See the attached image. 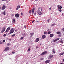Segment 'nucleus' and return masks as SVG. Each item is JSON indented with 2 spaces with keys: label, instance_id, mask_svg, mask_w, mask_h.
I'll use <instances>...</instances> for the list:
<instances>
[{
  "label": "nucleus",
  "instance_id": "f257e3e1",
  "mask_svg": "<svg viewBox=\"0 0 64 64\" xmlns=\"http://www.w3.org/2000/svg\"><path fill=\"white\" fill-rule=\"evenodd\" d=\"M14 31H15V29L14 28L10 30V34H12L14 32Z\"/></svg>",
  "mask_w": 64,
  "mask_h": 64
},
{
  "label": "nucleus",
  "instance_id": "f03ea898",
  "mask_svg": "<svg viewBox=\"0 0 64 64\" xmlns=\"http://www.w3.org/2000/svg\"><path fill=\"white\" fill-rule=\"evenodd\" d=\"M6 28L5 27H4L2 28V30L1 32L2 33H3L5 32V30H6Z\"/></svg>",
  "mask_w": 64,
  "mask_h": 64
},
{
  "label": "nucleus",
  "instance_id": "7ed1b4c3",
  "mask_svg": "<svg viewBox=\"0 0 64 64\" xmlns=\"http://www.w3.org/2000/svg\"><path fill=\"white\" fill-rule=\"evenodd\" d=\"M6 28L5 27H4L2 28V30L1 32L2 33H3L5 32V30H6Z\"/></svg>",
  "mask_w": 64,
  "mask_h": 64
},
{
  "label": "nucleus",
  "instance_id": "20e7f679",
  "mask_svg": "<svg viewBox=\"0 0 64 64\" xmlns=\"http://www.w3.org/2000/svg\"><path fill=\"white\" fill-rule=\"evenodd\" d=\"M15 17L16 18H19V17H20L19 14H16L15 15Z\"/></svg>",
  "mask_w": 64,
  "mask_h": 64
},
{
  "label": "nucleus",
  "instance_id": "39448f33",
  "mask_svg": "<svg viewBox=\"0 0 64 64\" xmlns=\"http://www.w3.org/2000/svg\"><path fill=\"white\" fill-rule=\"evenodd\" d=\"M47 52H48L47 51H46L45 52H44L43 53H42L41 55H42V56H43V55H44L45 54H46L47 53Z\"/></svg>",
  "mask_w": 64,
  "mask_h": 64
},
{
  "label": "nucleus",
  "instance_id": "423d86ee",
  "mask_svg": "<svg viewBox=\"0 0 64 64\" xmlns=\"http://www.w3.org/2000/svg\"><path fill=\"white\" fill-rule=\"evenodd\" d=\"M10 28H8L6 30V31L5 32L6 33H7V32H8L10 31Z\"/></svg>",
  "mask_w": 64,
  "mask_h": 64
},
{
  "label": "nucleus",
  "instance_id": "0eeeda50",
  "mask_svg": "<svg viewBox=\"0 0 64 64\" xmlns=\"http://www.w3.org/2000/svg\"><path fill=\"white\" fill-rule=\"evenodd\" d=\"M5 9H6V6H3L2 7V10H5Z\"/></svg>",
  "mask_w": 64,
  "mask_h": 64
},
{
  "label": "nucleus",
  "instance_id": "6e6552de",
  "mask_svg": "<svg viewBox=\"0 0 64 64\" xmlns=\"http://www.w3.org/2000/svg\"><path fill=\"white\" fill-rule=\"evenodd\" d=\"M50 62V60H47L45 62V63H46V64H48V63H49V62Z\"/></svg>",
  "mask_w": 64,
  "mask_h": 64
},
{
  "label": "nucleus",
  "instance_id": "1a4fd4ad",
  "mask_svg": "<svg viewBox=\"0 0 64 64\" xmlns=\"http://www.w3.org/2000/svg\"><path fill=\"white\" fill-rule=\"evenodd\" d=\"M54 56V55H50L49 56L50 58H53Z\"/></svg>",
  "mask_w": 64,
  "mask_h": 64
},
{
  "label": "nucleus",
  "instance_id": "9d476101",
  "mask_svg": "<svg viewBox=\"0 0 64 64\" xmlns=\"http://www.w3.org/2000/svg\"><path fill=\"white\" fill-rule=\"evenodd\" d=\"M37 12L38 13L39 15H42V13L41 12H40L38 11H37Z\"/></svg>",
  "mask_w": 64,
  "mask_h": 64
},
{
  "label": "nucleus",
  "instance_id": "9b49d317",
  "mask_svg": "<svg viewBox=\"0 0 64 64\" xmlns=\"http://www.w3.org/2000/svg\"><path fill=\"white\" fill-rule=\"evenodd\" d=\"M30 35L31 36H30V38H32V37H33V35H34V34H33V33H30Z\"/></svg>",
  "mask_w": 64,
  "mask_h": 64
},
{
  "label": "nucleus",
  "instance_id": "f8f14e48",
  "mask_svg": "<svg viewBox=\"0 0 64 64\" xmlns=\"http://www.w3.org/2000/svg\"><path fill=\"white\" fill-rule=\"evenodd\" d=\"M46 37V36H45V35H43L42 36V39H45V38Z\"/></svg>",
  "mask_w": 64,
  "mask_h": 64
},
{
  "label": "nucleus",
  "instance_id": "ddd939ff",
  "mask_svg": "<svg viewBox=\"0 0 64 64\" xmlns=\"http://www.w3.org/2000/svg\"><path fill=\"white\" fill-rule=\"evenodd\" d=\"M39 41V38H37L36 40V42H38Z\"/></svg>",
  "mask_w": 64,
  "mask_h": 64
},
{
  "label": "nucleus",
  "instance_id": "4468645a",
  "mask_svg": "<svg viewBox=\"0 0 64 64\" xmlns=\"http://www.w3.org/2000/svg\"><path fill=\"white\" fill-rule=\"evenodd\" d=\"M38 11H39L41 12V11H42V8H38Z\"/></svg>",
  "mask_w": 64,
  "mask_h": 64
},
{
  "label": "nucleus",
  "instance_id": "2eb2a0df",
  "mask_svg": "<svg viewBox=\"0 0 64 64\" xmlns=\"http://www.w3.org/2000/svg\"><path fill=\"white\" fill-rule=\"evenodd\" d=\"M3 14L4 16H5L6 15V11H4V12H3V14Z\"/></svg>",
  "mask_w": 64,
  "mask_h": 64
},
{
  "label": "nucleus",
  "instance_id": "dca6fc26",
  "mask_svg": "<svg viewBox=\"0 0 64 64\" xmlns=\"http://www.w3.org/2000/svg\"><path fill=\"white\" fill-rule=\"evenodd\" d=\"M9 50V48L8 47L6 48L5 50L4 51H8V50Z\"/></svg>",
  "mask_w": 64,
  "mask_h": 64
},
{
  "label": "nucleus",
  "instance_id": "f3484780",
  "mask_svg": "<svg viewBox=\"0 0 64 64\" xmlns=\"http://www.w3.org/2000/svg\"><path fill=\"white\" fill-rule=\"evenodd\" d=\"M35 11V8H34L32 9V13L33 14L34 13V11Z\"/></svg>",
  "mask_w": 64,
  "mask_h": 64
},
{
  "label": "nucleus",
  "instance_id": "a211bd4d",
  "mask_svg": "<svg viewBox=\"0 0 64 64\" xmlns=\"http://www.w3.org/2000/svg\"><path fill=\"white\" fill-rule=\"evenodd\" d=\"M59 40V39L57 38L56 39V40H54V42H56V41H57Z\"/></svg>",
  "mask_w": 64,
  "mask_h": 64
},
{
  "label": "nucleus",
  "instance_id": "6ab92c4d",
  "mask_svg": "<svg viewBox=\"0 0 64 64\" xmlns=\"http://www.w3.org/2000/svg\"><path fill=\"white\" fill-rule=\"evenodd\" d=\"M64 52L62 53H60V56H62V55H64Z\"/></svg>",
  "mask_w": 64,
  "mask_h": 64
},
{
  "label": "nucleus",
  "instance_id": "aec40b11",
  "mask_svg": "<svg viewBox=\"0 0 64 64\" xmlns=\"http://www.w3.org/2000/svg\"><path fill=\"white\" fill-rule=\"evenodd\" d=\"M62 8V6H60L59 8H58V10H60V9H61Z\"/></svg>",
  "mask_w": 64,
  "mask_h": 64
},
{
  "label": "nucleus",
  "instance_id": "412c9836",
  "mask_svg": "<svg viewBox=\"0 0 64 64\" xmlns=\"http://www.w3.org/2000/svg\"><path fill=\"white\" fill-rule=\"evenodd\" d=\"M56 34H58V35H59L60 34H61V33L60 32H56Z\"/></svg>",
  "mask_w": 64,
  "mask_h": 64
},
{
  "label": "nucleus",
  "instance_id": "4be33fe9",
  "mask_svg": "<svg viewBox=\"0 0 64 64\" xmlns=\"http://www.w3.org/2000/svg\"><path fill=\"white\" fill-rule=\"evenodd\" d=\"M54 36V35L53 34H51L50 35V37H53Z\"/></svg>",
  "mask_w": 64,
  "mask_h": 64
},
{
  "label": "nucleus",
  "instance_id": "5701e85b",
  "mask_svg": "<svg viewBox=\"0 0 64 64\" xmlns=\"http://www.w3.org/2000/svg\"><path fill=\"white\" fill-rule=\"evenodd\" d=\"M52 52H53L54 54H55V49H54L52 50Z\"/></svg>",
  "mask_w": 64,
  "mask_h": 64
},
{
  "label": "nucleus",
  "instance_id": "b1692460",
  "mask_svg": "<svg viewBox=\"0 0 64 64\" xmlns=\"http://www.w3.org/2000/svg\"><path fill=\"white\" fill-rule=\"evenodd\" d=\"M60 43H62V44H63V43H64L63 41L62 40L60 41Z\"/></svg>",
  "mask_w": 64,
  "mask_h": 64
},
{
  "label": "nucleus",
  "instance_id": "393cba45",
  "mask_svg": "<svg viewBox=\"0 0 64 64\" xmlns=\"http://www.w3.org/2000/svg\"><path fill=\"white\" fill-rule=\"evenodd\" d=\"M23 39H24V37H22L20 38V40H22Z\"/></svg>",
  "mask_w": 64,
  "mask_h": 64
},
{
  "label": "nucleus",
  "instance_id": "a878e982",
  "mask_svg": "<svg viewBox=\"0 0 64 64\" xmlns=\"http://www.w3.org/2000/svg\"><path fill=\"white\" fill-rule=\"evenodd\" d=\"M16 36V34H14L12 36V37H15Z\"/></svg>",
  "mask_w": 64,
  "mask_h": 64
},
{
  "label": "nucleus",
  "instance_id": "bb28decb",
  "mask_svg": "<svg viewBox=\"0 0 64 64\" xmlns=\"http://www.w3.org/2000/svg\"><path fill=\"white\" fill-rule=\"evenodd\" d=\"M40 60H41L42 61L44 60V58H40Z\"/></svg>",
  "mask_w": 64,
  "mask_h": 64
},
{
  "label": "nucleus",
  "instance_id": "cd10ccee",
  "mask_svg": "<svg viewBox=\"0 0 64 64\" xmlns=\"http://www.w3.org/2000/svg\"><path fill=\"white\" fill-rule=\"evenodd\" d=\"M51 32L49 31L48 32V34H51Z\"/></svg>",
  "mask_w": 64,
  "mask_h": 64
},
{
  "label": "nucleus",
  "instance_id": "c85d7f7f",
  "mask_svg": "<svg viewBox=\"0 0 64 64\" xmlns=\"http://www.w3.org/2000/svg\"><path fill=\"white\" fill-rule=\"evenodd\" d=\"M20 8V6H18V7H17L19 9V8Z\"/></svg>",
  "mask_w": 64,
  "mask_h": 64
},
{
  "label": "nucleus",
  "instance_id": "c756f323",
  "mask_svg": "<svg viewBox=\"0 0 64 64\" xmlns=\"http://www.w3.org/2000/svg\"><path fill=\"white\" fill-rule=\"evenodd\" d=\"M10 44L9 43H8L7 44V46H10Z\"/></svg>",
  "mask_w": 64,
  "mask_h": 64
},
{
  "label": "nucleus",
  "instance_id": "7c9ffc66",
  "mask_svg": "<svg viewBox=\"0 0 64 64\" xmlns=\"http://www.w3.org/2000/svg\"><path fill=\"white\" fill-rule=\"evenodd\" d=\"M44 34H47V32H44Z\"/></svg>",
  "mask_w": 64,
  "mask_h": 64
},
{
  "label": "nucleus",
  "instance_id": "2f4dec72",
  "mask_svg": "<svg viewBox=\"0 0 64 64\" xmlns=\"http://www.w3.org/2000/svg\"><path fill=\"white\" fill-rule=\"evenodd\" d=\"M6 34H5L4 35V37H6Z\"/></svg>",
  "mask_w": 64,
  "mask_h": 64
},
{
  "label": "nucleus",
  "instance_id": "473e14b6",
  "mask_svg": "<svg viewBox=\"0 0 64 64\" xmlns=\"http://www.w3.org/2000/svg\"><path fill=\"white\" fill-rule=\"evenodd\" d=\"M30 48L28 49V52L30 51Z\"/></svg>",
  "mask_w": 64,
  "mask_h": 64
},
{
  "label": "nucleus",
  "instance_id": "72a5a7b5",
  "mask_svg": "<svg viewBox=\"0 0 64 64\" xmlns=\"http://www.w3.org/2000/svg\"><path fill=\"white\" fill-rule=\"evenodd\" d=\"M13 20L14 22H16V20H15L13 19Z\"/></svg>",
  "mask_w": 64,
  "mask_h": 64
},
{
  "label": "nucleus",
  "instance_id": "f704fd0d",
  "mask_svg": "<svg viewBox=\"0 0 64 64\" xmlns=\"http://www.w3.org/2000/svg\"><path fill=\"white\" fill-rule=\"evenodd\" d=\"M34 22H35V20H34L32 22V23H33Z\"/></svg>",
  "mask_w": 64,
  "mask_h": 64
},
{
  "label": "nucleus",
  "instance_id": "c9c22d12",
  "mask_svg": "<svg viewBox=\"0 0 64 64\" xmlns=\"http://www.w3.org/2000/svg\"><path fill=\"white\" fill-rule=\"evenodd\" d=\"M59 7H60V5H58V8H59Z\"/></svg>",
  "mask_w": 64,
  "mask_h": 64
},
{
  "label": "nucleus",
  "instance_id": "e433bc0d",
  "mask_svg": "<svg viewBox=\"0 0 64 64\" xmlns=\"http://www.w3.org/2000/svg\"><path fill=\"white\" fill-rule=\"evenodd\" d=\"M59 11L60 12H62V10H60Z\"/></svg>",
  "mask_w": 64,
  "mask_h": 64
},
{
  "label": "nucleus",
  "instance_id": "4c0bfd02",
  "mask_svg": "<svg viewBox=\"0 0 64 64\" xmlns=\"http://www.w3.org/2000/svg\"><path fill=\"white\" fill-rule=\"evenodd\" d=\"M36 12H35L34 14V16H36Z\"/></svg>",
  "mask_w": 64,
  "mask_h": 64
},
{
  "label": "nucleus",
  "instance_id": "58836bf2",
  "mask_svg": "<svg viewBox=\"0 0 64 64\" xmlns=\"http://www.w3.org/2000/svg\"><path fill=\"white\" fill-rule=\"evenodd\" d=\"M51 26H54V24H53Z\"/></svg>",
  "mask_w": 64,
  "mask_h": 64
},
{
  "label": "nucleus",
  "instance_id": "ea45409f",
  "mask_svg": "<svg viewBox=\"0 0 64 64\" xmlns=\"http://www.w3.org/2000/svg\"><path fill=\"white\" fill-rule=\"evenodd\" d=\"M0 44H2V42L1 41H0Z\"/></svg>",
  "mask_w": 64,
  "mask_h": 64
},
{
  "label": "nucleus",
  "instance_id": "a19ab883",
  "mask_svg": "<svg viewBox=\"0 0 64 64\" xmlns=\"http://www.w3.org/2000/svg\"><path fill=\"white\" fill-rule=\"evenodd\" d=\"M12 54H15V52H12Z\"/></svg>",
  "mask_w": 64,
  "mask_h": 64
},
{
  "label": "nucleus",
  "instance_id": "79ce46f5",
  "mask_svg": "<svg viewBox=\"0 0 64 64\" xmlns=\"http://www.w3.org/2000/svg\"><path fill=\"white\" fill-rule=\"evenodd\" d=\"M5 42V40H3V42H4V43Z\"/></svg>",
  "mask_w": 64,
  "mask_h": 64
},
{
  "label": "nucleus",
  "instance_id": "37998d69",
  "mask_svg": "<svg viewBox=\"0 0 64 64\" xmlns=\"http://www.w3.org/2000/svg\"><path fill=\"white\" fill-rule=\"evenodd\" d=\"M49 20H50V19H49V20H48V22H49V21H50Z\"/></svg>",
  "mask_w": 64,
  "mask_h": 64
},
{
  "label": "nucleus",
  "instance_id": "c03bdc74",
  "mask_svg": "<svg viewBox=\"0 0 64 64\" xmlns=\"http://www.w3.org/2000/svg\"><path fill=\"white\" fill-rule=\"evenodd\" d=\"M24 28H26V26H24Z\"/></svg>",
  "mask_w": 64,
  "mask_h": 64
},
{
  "label": "nucleus",
  "instance_id": "a18cd8bd",
  "mask_svg": "<svg viewBox=\"0 0 64 64\" xmlns=\"http://www.w3.org/2000/svg\"><path fill=\"white\" fill-rule=\"evenodd\" d=\"M18 8H16V10H18Z\"/></svg>",
  "mask_w": 64,
  "mask_h": 64
},
{
  "label": "nucleus",
  "instance_id": "49530a36",
  "mask_svg": "<svg viewBox=\"0 0 64 64\" xmlns=\"http://www.w3.org/2000/svg\"><path fill=\"white\" fill-rule=\"evenodd\" d=\"M31 12H32V10L30 11V13H31Z\"/></svg>",
  "mask_w": 64,
  "mask_h": 64
},
{
  "label": "nucleus",
  "instance_id": "de8ad7c7",
  "mask_svg": "<svg viewBox=\"0 0 64 64\" xmlns=\"http://www.w3.org/2000/svg\"><path fill=\"white\" fill-rule=\"evenodd\" d=\"M21 15H23V14L22 12L21 13Z\"/></svg>",
  "mask_w": 64,
  "mask_h": 64
},
{
  "label": "nucleus",
  "instance_id": "09e8293b",
  "mask_svg": "<svg viewBox=\"0 0 64 64\" xmlns=\"http://www.w3.org/2000/svg\"><path fill=\"white\" fill-rule=\"evenodd\" d=\"M7 1V0H4V2L5 1Z\"/></svg>",
  "mask_w": 64,
  "mask_h": 64
},
{
  "label": "nucleus",
  "instance_id": "8fccbe9b",
  "mask_svg": "<svg viewBox=\"0 0 64 64\" xmlns=\"http://www.w3.org/2000/svg\"><path fill=\"white\" fill-rule=\"evenodd\" d=\"M62 30L64 32V28H63L62 29Z\"/></svg>",
  "mask_w": 64,
  "mask_h": 64
},
{
  "label": "nucleus",
  "instance_id": "3c124183",
  "mask_svg": "<svg viewBox=\"0 0 64 64\" xmlns=\"http://www.w3.org/2000/svg\"><path fill=\"white\" fill-rule=\"evenodd\" d=\"M12 17H14V15H12Z\"/></svg>",
  "mask_w": 64,
  "mask_h": 64
},
{
  "label": "nucleus",
  "instance_id": "603ef678",
  "mask_svg": "<svg viewBox=\"0 0 64 64\" xmlns=\"http://www.w3.org/2000/svg\"><path fill=\"white\" fill-rule=\"evenodd\" d=\"M36 49H38V46H36Z\"/></svg>",
  "mask_w": 64,
  "mask_h": 64
},
{
  "label": "nucleus",
  "instance_id": "864d4df0",
  "mask_svg": "<svg viewBox=\"0 0 64 64\" xmlns=\"http://www.w3.org/2000/svg\"><path fill=\"white\" fill-rule=\"evenodd\" d=\"M15 32H17V30H15Z\"/></svg>",
  "mask_w": 64,
  "mask_h": 64
},
{
  "label": "nucleus",
  "instance_id": "5fc2aeb1",
  "mask_svg": "<svg viewBox=\"0 0 64 64\" xmlns=\"http://www.w3.org/2000/svg\"><path fill=\"white\" fill-rule=\"evenodd\" d=\"M47 31H50V30L48 29L47 30Z\"/></svg>",
  "mask_w": 64,
  "mask_h": 64
},
{
  "label": "nucleus",
  "instance_id": "6e6d98bb",
  "mask_svg": "<svg viewBox=\"0 0 64 64\" xmlns=\"http://www.w3.org/2000/svg\"><path fill=\"white\" fill-rule=\"evenodd\" d=\"M2 0V2H4V0Z\"/></svg>",
  "mask_w": 64,
  "mask_h": 64
},
{
  "label": "nucleus",
  "instance_id": "4d7b16f0",
  "mask_svg": "<svg viewBox=\"0 0 64 64\" xmlns=\"http://www.w3.org/2000/svg\"><path fill=\"white\" fill-rule=\"evenodd\" d=\"M51 8H50V11H51Z\"/></svg>",
  "mask_w": 64,
  "mask_h": 64
},
{
  "label": "nucleus",
  "instance_id": "13d9d810",
  "mask_svg": "<svg viewBox=\"0 0 64 64\" xmlns=\"http://www.w3.org/2000/svg\"><path fill=\"white\" fill-rule=\"evenodd\" d=\"M63 14H62V16H63Z\"/></svg>",
  "mask_w": 64,
  "mask_h": 64
},
{
  "label": "nucleus",
  "instance_id": "bf43d9fd",
  "mask_svg": "<svg viewBox=\"0 0 64 64\" xmlns=\"http://www.w3.org/2000/svg\"><path fill=\"white\" fill-rule=\"evenodd\" d=\"M37 22H38V23H39V22L37 21Z\"/></svg>",
  "mask_w": 64,
  "mask_h": 64
},
{
  "label": "nucleus",
  "instance_id": "052dcab7",
  "mask_svg": "<svg viewBox=\"0 0 64 64\" xmlns=\"http://www.w3.org/2000/svg\"><path fill=\"white\" fill-rule=\"evenodd\" d=\"M10 41H11V39H10Z\"/></svg>",
  "mask_w": 64,
  "mask_h": 64
},
{
  "label": "nucleus",
  "instance_id": "680f3d73",
  "mask_svg": "<svg viewBox=\"0 0 64 64\" xmlns=\"http://www.w3.org/2000/svg\"><path fill=\"white\" fill-rule=\"evenodd\" d=\"M63 64V63H60V64Z\"/></svg>",
  "mask_w": 64,
  "mask_h": 64
},
{
  "label": "nucleus",
  "instance_id": "e2e57ef3",
  "mask_svg": "<svg viewBox=\"0 0 64 64\" xmlns=\"http://www.w3.org/2000/svg\"><path fill=\"white\" fill-rule=\"evenodd\" d=\"M63 35H64V33H63Z\"/></svg>",
  "mask_w": 64,
  "mask_h": 64
},
{
  "label": "nucleus",
  "instance_id": "0e129e2a",
  "mask_svg": "<svg viewBox=\"0 0 64 64\" xmlns=\"http://www.w3.org/2000/svg\"><path fill=\"white\" fill-rule=\"evenodd\" d=\"M42 45V44H40V45Z\"/></svg>",
  "mask_w": 64,
  "mask_h": 64
},
{
  "label": "nucleus",
  "instance_id": "69168bd1",
  "mask_svg": "<svg viewBox=\"0 0 64 64\" xmlns=\"http://www.w3.org/2000/svg\"><path fill=\"white\" fill-rule=\"evenodd\" d=\"M35 0V1H37V0Z\"/></svg>",
  "mask_w": 64,
  "mask_h": 64
},
{
  "label": "nucleus",
  "instance_id": "338daca9",
  "mask_svg": "<svg viewBox=\"0 0 64 64\" xmlns=\"http://www.w3.org/2000/svg\"><path fill=\"white\" fill-rule=\"evenodd\" d=\"M21 33V32H20V33Z\"/></svg>",
  "mask_w": 64,
  "mask_h": 64
},
{
  "label": "nucleus",
  "instance_id": "774afa93",
  "mask_svg": "<svg viewBox=\"0 0 64 64\" xmlns=\"http://www.w3.org/2000/svg\"><path fill=\"white\" fill-rule=\"evenodd\" d=\"M9 0V1H10V0Z\"/></svg>",
  "mask_w": 64,
  "mask_h": 64
}]
</instances>
